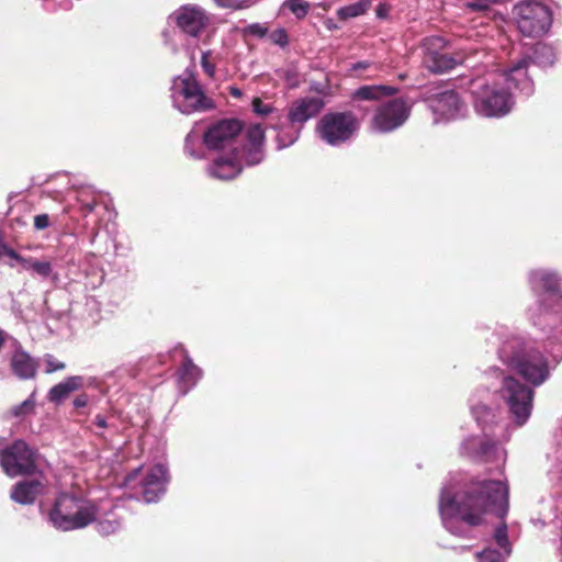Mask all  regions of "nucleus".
<instances>
[{
  "mask_svg": "<svg viewBox=\"0 0 562 562\" xmlns=\"http://www.w3.org/2000/svg\"><path fill=\"white\" fill-rule=\"evenodd\" d=\"M508 486L498 480H472L453 495L442 494V516H453L470 527L485 524L487 515L504 518L509 508Z\"/></svg>",
  "mask_w": 562,
  "mask_h": 562,
  "instance_id": "1",
  "label": "nucleus"
},
{
  "mask_svg": "<svg viewBox=\"0 0 562 562\" xmlns=\"http://www.w3.org/2000/svg\"><path fill=\"white\" fill-rule=\"evenodd\" d=\"M266 135L260 124L250 125L246 131V143L241 147H232L228 151H221L206 168L211 178L231 181L236 179L244 170V165L256 166L265 158Z\"/></svg>",
  "mask_w": 562,
  "mask_h": 562,
  "instance_id": "2",
  "label": "nucleus"
},
{
  "mask_svg": "<svg viewBox=\"0 0 562 562\" xmlns=\"http://www.w3.org/2000/svg\"><path fill=\"white\" fill-rule=\"evenodd\" d=\"M499 358L533 386L543 384L550 375L547 358L522 338L513 337L504 341Z\"/></svg>",
  "mask_w": 562,
  "mask_h": 562,
  "instance_id": "3",
  "label": "nucleus"
},
{
  "mask_svg": "<svg viewBox=\"0 0 562 562\" xmlns=\"http://www.w3.org/2000/svg\"><path fill=\"white\" fill-rule=\"evenodd\" d=\"M97 506L71 493H60L48 512V520L61 531L82 529L95 521Z\"/></svg>",
  "mask_w": 562,
  "mask_h": 562,
  "instance_id": "4",
  "label": "nucleus"
},
{
  "mask_svg": "<svg viewBox=\"0 0 562 562\" xmlns=\"http://www.w3.org/2000/svg\"><path fill=\"white\" fill-rule=\"evenodd\" d=\"M470 92L477 113L486 117L506 115L513 105L510 93L491 77H479L470 81Z\"/></svg>",
  "mask_w": 562,
  "mask_h": 562,
  "instance_id": "5",
  "label": "nucleus"
},
{
  "mask_svg": "<svg viewBox=\"0 0 562 562\" xmlns=\"http://www.w3.org/2000/svg\"><path fill=\"white\" fill-rule=\"evenodd\" d=\"M359 127V119L353 112L330 111L318 120L315 133L325 144L340 146L350 140Z\"/></svg>",
  "mask_w": 562,
  "mask_h": 562,
  "instance_id": "6",
  "label": "nucleus"
},
{
  "mask_svg": "<svg viewBox=\"0 0 562 562\" xmlns=\"http://www.w3.org/2000/svg\"><path fill=\"white\" fill-rule=\"evenodd\" d=\"M499 394L506 403L509 413L517 426H522L529 419L535 391L512 375L503 378Z\"/></svg>",
  "mask_w": 562,
  "mask_h": 562,
  "instance_id": "7",
  "label": "nucleus"
},
{
  "mask_svg": "<svg viewBox=\"0 0 562 562\" xmlns=\"http://www.w3.org/2000/svg\"><path fill=\"white\" fill-rule=\"evenodd\" d=\"M513 12L517 27L524 36H541L548 32L552 23L550 9L539 1L522 0L515 4Z\"/></svg>",
  "mask_w": 562,
  "mask_h": 562,
  "instance_id": "8",
  "label": "nucleus"
},
{
  "mask_svg": "<svg viewBox=\"0 0 562 562\" xmlns=\"http://www.w3.org/2000/svg\"><path fill=\"white\" fill-rule=\"evenodd\" d=\"M37 451L24 440L16 439L0 452V464L3 472L11 476H33L40 472Z\"/></svg>",
  "mask_w": 562,
  "mask_h": 562,
  "instance_id": "9",
  "label": "nucleus"
},
{
  "mask_svg": "<svg viewBox=\"0 0 562 562\" xmlns=\"http://www.w3.org/2000/svg\"><path fill=\"white\" fill-rule=\"evenodd\" d=\"M173 95L182 98V112H205L215 108L214 101L209 98L192 71L187 70L173 82Z\"/></svg>",
  "mask_w": 562,
  "mask_h": 562,
  "instance_id": "10",
  "label": "nucleus"
},
{
  "mask_svg": "<svg viewBox=\"0 0 562 562\" xmlns=\"http://www.w3.org/2000/svg\"><path fill=\"white\" fill-rule=\"evenodd\" d=\"M411 115V106L403 98H395L381 103L374 110L370 121L372 130L390 133L401 127Z\"/></svg>",
  "mask_w": 562,
  "mask_h": 562,
  "instance_id": "11",
  "label": "nucleus"
},
{
  "mask_svg": "<svg viewBox=\"0 0 562 562\" xmlns=\"http://www.w3.org/2000/svg\"><path fill=\"white\" fill-rule=\"evenodd\" d=\"M244 123L237 119L220 120L207 127L203 142L207 149L228 151L236 145V137L241 133Z\"/></svg>",
  "mask_w": 562,
  "mask_h": 562,
  "instance_id": "12",
  "label": "nucleus"
},
{
  "mask_svg": "<svg viewBox=\"0 0 562 562\" xmlns=\"http://www.w3.org/2000/svg\"><path fill=\"white\" fill-rule=\"evenodd\" d=\"M325 106V101L318 97H304L294 100L288 109V121L292 126H297L296 135L289 143H293L303 127L311 119L316 117Z\"/></svg>",
  "mask_w": 562,
  "mask_h": 562,
  "instance_id": "13",
  "label": "nucleus"
},
{
  "mask_svg": "<svg viewBox=\"0 0 562 562\" xmlns=\"http://www.w3.org/2000/svg\"><path fill=\"white\" fill-rule=\"evenodd\" d=\"M36 475L34 479L16 482L10 493L11 499L20 505L34 504L36 498L44 494L46 487L43 472L40 471Z\"/></svg>",
  "mask_w": 562,
  "mask_h": 562,
  "instance_id": "14",
  "label": "nucleus"
},
{
  "mask_svg": "<svg viewBox=\"0 0 562 562\" xmlns=\"http://www.w3.org/2000/svg\"><path fill=\"white\" fill-rule=\"evenodd\" d=\"M9 367L14 376L20 380L35 379L38 371V360L32 357L20 344L9 357Z\"/></svg>",
  "mask_w": 562,
  "mask_h": 562,
  "instance_id": "15",
  "label": "nucleus"
},
{
  "mask_svg": "<svg viewBox=\"0 0 562 562\" xmlns=\"http://www.w3.org/2000/svg\"><path fill=\"white\" fill-rule=\"evenodd\" d=\"M177 25L190 36L196 37L206 27L209 18L196 7H182L176 12Z\"/></svg>",
  "mask_w": 562,
  "mask_h": 562,
  "instance_id": "16",
  "label": "nucleus"
},
{
  "mask_svg": "<svg viewBox=\"0 0 562 562\" xmlns=\"http://www.w3.org/2000/svg\"><path fill=\"white\" fill-rule=\"evenodd\" d=\"M167 482V470L162 464H156L149 469L142 482L143 498L146 503L156 502L165 492Z\"/></svg>",
  "mask_w": 562,
  "mask_h": 562,
  "instance_id": "17",
  "label": "nucleus"
},
{
  "mask_svg": "<svg viewBox=\"0 0 562 562\" xmlns=\"http://www.w3.org/2000/svg\"><path fill=\"white\" fill-rule=\"evenodd\" d=\"M462 106L459 94L453 90L443 91L431 99L434 111L448 119L454 117Z\"/></svg>",
  "mask_w": 562,
  "mask_h": 562,
  "instance_id": "18",
  "label": "nucleus"
},
{
  "mask_svg": "<svg viewBox=\"0 0 562 562\" xmlns=\"http://www.w3.org/2000/svg\"><path fill=\"white\" fill-rule=\"evenodd\" d=\"M535 278L539 277V281L541 282V286L543 289V297L542 302L552 301V304H549L548 307L561 306L562 305V280L559 279L555 274L541 272L535 273Z\"/></svg>",
  "mask_w": 562,
  "mask_h": 562,
  "instance_id": "19",
  "label": "nucleus"
},
{
  "mask_svg": "<svg viewBox=\"0 0 562 562\" xmlns=\"http://www.w3.org/2000/svg\"><path fill=\"white\" fill-rule=\"evenodd\" d=\"M426 67L434 74H442L453 69L462 63V56H452L447 53L428 50L424 57Z\"/></svg>",
  "mask_w": 562,
  "mask_h": 562,
  "instance_id": "20",
  "label": "nucleus"
},
{
  "mask_svg": "<svg viewBox=\"0 0 562 562\" xmlns=\"http://www.w3.org/2000/svg\"><path fill=\"white\" fill-rule=\"evenodd\" d=\"M529 60L525 56L504 72V78L515 88L529 91L532 87L528 75Z\"/></svg>",
  "mask_w": 562,
  "mask_h": 562,
  "instance_id": "21",
  "label": "nucleus"
},
{
  "mask_svg": "<svg viewBox=\"0 0 562 562\" xmlns=\"http://www.w3.org/2000/svg\"><path fill=\"white\" fill-rule=\"evenodd\" d=\"M83 385V379L79 375L68 376L65 381L54 385L48 392V401L55 404L61 403L70 393L78 391Z\"/></svg>",
  "mask_w": 562,
  "mask_h": 562,
  "instance_id": "22",
  "label": "nucleus"
},
{
  "mask_svg": "<svg viewBox=\"0 0 562 562\" xmlns=\"http://www.w3.org/2000/svg\"><path fill=\"white\" fill-rule=\"evenodd\" d=\"M397 88L387 85L361 86L353 93V100L378 101L397 93Z\"/></svg>",
  "mask_w": 562,
  "mask_h": 562,
  "instance_id": "23",
  "label": "nucleus"
},
{
  "mask_svg": "<svg viewBox=\"0 0 562 562\" xmlns=\"http://www.w3.org/2000/svg\"><path fill=\"white\" fill-rule=\"evenodd\" d=\"M201 376V370L193 363L192 359L186 353L182 366L178 370V379L183 393H187Z\"/></svg>",
  "mask_w": 562,
  "mask_h": 562,
  "instance_id": "24",
  "label": "nucleus"
},
{
  "mask_svg": "<svg viewBox=\"0 0 562 562\" xmlns=\"http://www.w3.org/2000/svg\"><path fill=\"white\" fill-rule=\"evenodd\" d=\"M525 57L528 58L529 64L532 63L543 68L552 66L557 59L553 47L541 42L535 44L532 54Z\"/></svg>",
  "mask_w": 562,
  "mask_h": 562,
  "instance_id": "25",
  "label": "nucleus"
},
{
  "mask_svg": "<svg viewBox=\"0 0 562 562\" xmlns=\"http://www.w3.org/2000/svg\"><path fill=\"white\" fill-rule=\"evenodd\" d=\"M35 409V392H33L29 398L23 401L21 404L11 408L10 413L14 417H22L30 415Z\"/></svg>",
  "mask_w": 562,
  "mask_h": 562,
  "instance_id": "26",
  "label": "nucleus"
},
{
  "mask_svg": "<svg viewBox=\"0 0 562 562\" xmlns=\"http://www.w3.org/2000/svg\"><path fill=\"white\" fill-rule=\"evenodd\" d=\"M290 11L299 19L304 18L308 12V3L302 0H289L284 3Z\"/></svg>",
  "mask_w": 562,
  "mask_h": 562,
  "instance_id": "27",
  "label": "nucleus"
},
{
  "mask_svg": "<svg viewBox=\"0 0 562 562\" xmlns=\"http://www.w3.org/2000/svg\"><path fill=\"white\" fill-rule=\"evenodd\" d=\"M252 110L260 116H267L268 114L272 113L273 108L270 104L263 103L260 98H254Z\"/></svg>",
  "mask_w": 562,
  "mask_h": 562,
  "instance_id": "28",
  "label": "nucleus"
},
{
  "mask_svg": "<svg viewBox=\"0 0 562 562\" xmlns=\"http://www.w3.org/2000/svg\"><path fill=\"white\" fill-rule=\"evenodd\" d=\"M45 363H46V369H45L46 374H52L56 371L64 370L66 368V364L64 362L56 360L52 355H46Z\"/></svg>",
  "mask_w": 562,
  "mask_h": 562,
  "instance_id": "29",
  "label": "nucleus"
},
{
  "mask_svg": "<svg viewBox=\"0 0 562 562\" xmlns=\"http://www.w3.org/2000/svg\"><path fill=\"white\" fill-rule=\"evenodd\" d=\"M31 269L42 277H48L52 272V265L48 261H33Z\"/></svg>",
  "mask_w": 562,
  "mask_h": 562,
  "instance_id": "30",
  "label": "nucleus"
},
{
  "mask_svg": "<svg viewBox=\"0 0 562 562\" xmlns=\"http://www.w3.org/2000/svg\"><path fill=\"white\" fill-rule=\"evenodd\" d=\"M211 52H204L201 57V66L204 72L210 77L214 78L215 76V65L210 61Z\"/></svg>",
  "mask_w": 562,
  "mask_h": 562,
  "instance_id": "31",
  "label": "nucleus"
},
{
  "mask_svg": "<svg viewBox=\"0 0 562 562\" xmlns=\"http://www.w3.org/2000/svg\"><path fill=\"white\" fill-rule=\"evenodd\" d=\"M481 562H499L501 553L497 550L485 549L476 553Z\"/></svg>",
  "mask_w": 562,
  "mask_h": 562,
  "instance_id": "32",
  "label": "nucleus"
},
{
  "mask_svg": "<svg viewBox=\"0 0 562 562\" xmlns=\"http://www.w3.org/2000/svg\"><path fill=\"white\" fill-rule=\"evenodd\" d=\"M270 38L272 43L280 45V46H286L289 44V36L284 29H278L273 31L270 34Z\"/></svg>",
  "mask_w": 562,
  "mask_h": 562,
  "instance_id": "33",
  "label": "nucleus"
},
{
  "mask_svg": "<svg viewBox=\"0 0 562 562\" xmlns=\"http://www.w3.org/2000/svg\"><path fill=\"white\" fill-rule=\"evenodd\" d=\"M218 7L227 9H243L248 7L246 0H214Z\"/></svg>",
  "mask_w": 562,
  "mask_h": 562,
  "instance_id": "34",
  "label": "nucleus"
},
{
  "mask_svg": "<svg viewBox=\"0 0 562 562\" xmlns=\"http://www.w3.org/2000/svg\"><path fill=\"white\" fill-rule=\"evenodd\" d=\"M495 540L497 544L502 548H505L508 544L507 527L505 524L496 529Z\"/></svg>",
  "mask_w": 562,
  "mask_h": 562,
  "instance_id": "35",
  "label": "nucleus"
},
{
  "mask_svg": "<svg viewBox=\"0 0 562 562\" xmlns=\"http://www.w3.org/2000/svg\"><path fill=\"white\" fill-rule=\"evenodd\" d=\"M5 255L19 262H26L25 258H23L20 254H18L13 248H10L8 245L2 244L0 246V256Z\"/></svg>",
  "mask_w": 562,
  "mask_h": 562,
  "instance_id": "36",
  "label": "nucleus"
},
{
  "mask_svg": "<svg viewBox=\"0 0 562 562\" xmlns=\"http://www.w3.org/2000/svg\"><path fill=\"white\" fill-rule=\"evenodd\" d=\"M50 225L49 215L48 214H38L34 217V227L37 231H43Z\"/></svg>",
  "mask_w": 562,
  "mask_h": 562,
  "instance_id": "37",
  "label": "nucleus"
},
{
  "mask_svg": "<svg viewBox=\"0 0 562 562\" xmlns=\"http://www.w3.org/2000/svg\"><path fill=\"white\" fill-rule=\"evenodd\" d=\"M95 206H97L95 200H91L90 202H82L81 201L80 210H81L82 214L85 216H87L88 214H90V213H92L94 211Z\"/></svg>",
  "mask_w": 562,
  "mask_h": 562,
  "instance_id": "38",
  "label": "nucleus"
},
{
  "mask_svg": "<svg viewBox=\"0 0 562 562\" xmlns=\"http://www.w3.org/2000/svg\"><path fill=\"white\" fill-rule=\"evenodd\" d=\"M498 0H475L473 3L470 4V7L476 10H483L488 8L491 3H495Z\"/></svg>",
  "mask_w": 562,
  "mask_h": 562,
  "instance_id": "39",
  "label": "nucleus"
},
{
  "mask_svg": "<svg viewBox=\"0 0 562 562\" xmlns=\"http://www.w3.org/2000/svg\"><path fill=\"white\" fill-rule=\"evenodd\" d=\"M249 32L259 37H263L267 34V29L260 24H251L249 26Z\"/></svg>",
  "mask_w": 562,
  "mask_h": 562,
  "instance_id": "40",
  "label": "nucleus"
},
{
  "mask_svg": "<svg viewBox=\"0 0 562 562\" xmlns=\"http://www.w3.org/2000/svg\"><path fill=\"white\" fill-rule=\"evenodd\" d=\"M88 404V395L87 394H80L74 400V406L76 408H82L86 407Z\"/></svg>",
  "mask_w": 562,
  "mask_h": 562,
  "instance_id": "41",
  "label": "nucleus"
},
{
  "mask_svg": "<svg viewBox=\"0 0 562 562\" xmlns=\"http://www.w3.org/2000/svg\"><path fill=\"white\" fill-rule=\"evenodd\" d=\"M139 472H140V468H137V469L133 470L132 472H130L125 477V485H128L130 483H132L138 476Z\"/></svg>",
  "mask_w": 562,
  "mask_h": 562,
  "instance_id": "42",
  "label": "nucleus"
},
{
  "mask_svg": "<svg viewBox=\"0 0 562 562\" xmlns=\"http://www.w3.org/2000/svg\"><path fill=\"white\" fill-rule=\"evenodd\" d=\"M94 424H95L99 428H106V427H108L106 419H105L102 415H97V416H95V418H94Z\"/></svg>",
  "mask_w": 562,
  "mask_h": 562,
  "instance_id": "43",
  "label": "nucleus"
},
{
  "mask_svg": "<svg viewBox=\"0 0 562 562\" xmlns=\"http://www.w3.org/2000/svg\"><path fill=\"white\" fill-rule=\"evenodd\" d=\"M427 43L431 46H435V47H441V45L443 44V38L441 37H431V38H428L427 40Z\"/></svg>",
  "mask_w": 562,
  "mask_h": 562,
  "instance_id": "44",
  "label": "nucleus"
},
{
  "mask_svg": "<svg viewBox=\"0 0 562 562\" xmlns=\"http://www.w3.org/2000/svg\"><path fill=\"white\" fill-rule=\"evenodd\" d=\"M110 528L113 530V528H112V524H111L110 521L101 522V524L99 525V531H100L101 533H106V532H109V531H110V530H109Z\"/></svg>",
  "mask_w": 562,
  "mask_h": 562,
  "instance_id": "45",
  "label": "nucleus"
},
{
  "mask_svg": "<svg viewBox=\"0 0 562 562\" xmlns=\"http://www.w3.org/2000/svg\"><path fill=\"white\" fill-rule=\"evenodd\" d=\"M341 12L346 13L349 16H355L358 14V12L356 11V9L353 7L344 8V9H341Z\"/></svg>",
  "mask_w": 562,
  "mask_h": 562,
  "instance_id": "46",
  "label": "nucleus"
},
{
  "mask_svg": "<svg viewBox=\"0 0 562 562\" xmlns=\"http://www.w3.org/2000/svg\"><path fill=\"white\" fill-rule=\"evenodd\" d=\"M369 64L366 63V61H359V63H356L352 65V69L353 70H359V69H366L368 68Z\"/></svg>",
  "mask_w": 562,
  "mask_h": 562,
  "instance_id": "47",
  "label": "nucleus"
},
{
  "mask_svg": "<svg viewBox=\"0 0 562 562\" xmlns=\"http://www.w3.org/2000/svg\"><path fill=\"white\" fill-rule=\"evenodd\" d=\"M376 15L380 18H384L386 15V9L382 5H379L376 9Z\"/></svg>",
  "mask_w": 562,
  "mask_h": 562,
  "instance_id": "48",
  "label": "nucleus"
},
{
  "mask_svg": "<svg viewBox=\"0 0 562 562\" xmlns=\"http://www.w3.org/2000/svg\"><path fill=\"white\" fill-rule=\"evenodd\" d=\"M5 331L0 328V350L2 349L5 342Z\"/></svg>",
  "mask_w": 562,
  "mask_h": 562,
  "instance_id": "49",
  "label": "nucleus"
},
{
  "mask_svg": "<svg viewBox=\"0 0 562 562\" xmlns=\"http://www.w3.org/2000/svg\"><path fill=\"white\" fill-rule=\"evenodd\" d=\"M231 94L234 95V97H240L241 95V91L238 89V88H231Z\"/></svg>",
  "mask_w": 562,
  "mask_h": 562,
  "instance_id": "50",
  "label": "nucleus"
},
{
  "mask_svg": "<svg viewBox=\"0 0 562 562\" xmlns=\"http://www.w3.org/2000/svg\"><path fill=\"white\" fill-rule=\"evenodd\" d=\"M25 261H26V262H20V263L23 266V268H24V269H31V263H32L34 260H32V259H26V258H25Z\"/></svg>",
  "mask_w": 562,
  "mask_h": 562,
  "instance_id": "51",
  "label": "nucleus"
},
{
  "mask_svg": "<svg viewBox=\"0 0 562 562\" xmlns=\"http://www.w3.org/2000/svg\"><path fill=\"white\" fill-rule=\"evenodd\" d=\"M492 447V445L490 442H483L481 445V449L485 452L487 451L490 448Z\"/></svg>",
  "mask_w": 562,
  "mask_h": 562,
  "instance_id": "52",
  "label": "nucleus"
}]
</instances>
